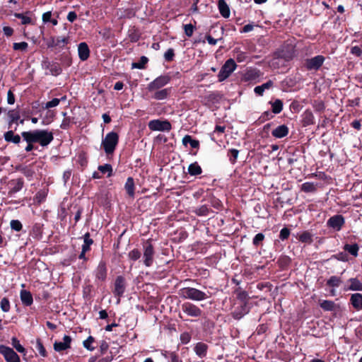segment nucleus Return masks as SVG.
<instances>
[{"instance_id": "nucleus-12", "label": "nucleus", "mask_w": 362, "mask_h": 362, "mask_svg": "<svg viewBox=\"0 0 362 362\" xmlns=\"http://www.w3.org/2000/svg\"><path fill=\"white\" fill-rule=\"evenodd\" d=\"M125 291V281L124 279L119 276L116 278L115 282L114 294L118 297L117 303H119V298L123 295Z\"/></svg>"}, {"instance_id": "nucleus-51", "label": "nucleus", "mask_w": 362, "mask_h": 362, "mask_svg": "<svg viewBox=\"0 0 362 362\" xmlns=\"http://www.w3.org/2000/svg\"><path fill=\"white\" fill-rule=\"evenodd\" d=\"M10 225H11V229H13V230H16V231H20L22 230V228H23L22 223L18 220H12L11 221Z\"/></svg>"}, {"instance_id": "nucleus-33", "label": "nucleus", "mask_w": 362, "mask_h": 362, "mask_svg": "<svg viewBox=\"0 0 362 362\" xmlns=\"http://www.w3.org/2000/svg\"><path fill=\"white\" fill-rule=\"evenodd\" d=\"M188 172L191 175H198L202 173V168L197 163H194L189 165Z\"/></svg>"}, {"instance_id": "nucleus-16", "label": "nucleus", "mask_w": 362, "mask_h": 362, "mask_svg": "<svg viewBox=\"0 0 362 362\" xmlns=\"http://www.w3.org/2000/svg\"><path fill=\"white\" fill-rule=\"evenodd\" d=\"M71 338L69 336L65 335L62 341H55L54 344V349L56 351H62L70 348Z\"/></svg>"}, {"instance_id": "nucleus-22", "label": "nucleus", "mask_w": 362, "mask_h": 362, "mask_svg": "<svg viewBox=\"0 0 362 362\" xmlns=\"http://www.w3.org/2000/svg\"><path fill=\"white\" fill-rule=\"evenodd\" d=\"M8 116L9 118V127H11L13 123H17L18 120L20 124H23L24 123V119H20V113L17 110H12L8 111Z\"/></svg>"}, {"instance_id": "nucleus-26", "label": "nucleus", "mask_w": 362, "mask_h": 362, "mask_svg": "<svg viewBox=\"0 0 362 362\" xmlns=\"http://www.w3.org/2000/svg\"><path fill=\"white\" fill-rule=\"evenodd\" d=\"M207 348L206 344L199 342L195 345L194 350L199 358H203L206 355Z\"/></svg>"}, {"instance_id": "nucleus-18", "label": "nucleus", "mask_w": 362, "mask_h": 362, "mask_svg": "<svg viewBox=\"0 0 362 362\" xmlns=\"http://www.w3.org/2000/svg\"><path fill=\"white\" fill-rule=\"evenodd\" d=\"M151 93H152L151 98L153 99L163 100L169 96L170 93V88L158 89Z\"/></svg>"}, {"instance_id": "nucleus-5", "label": "nucleus", "mask_w": 362, "mask_h": 362, "mask_svg": "<svg viewBox=\"0 0 362 362\" xmlns=\"http://www.w3.org/2000/svg\"><path fill=\"white\" fill-rule=\"evenodd\" d=\"M170 81V77L169 76H160L148 84L147 90L148 92H153L154 90L161 89L163 86L169 83Z\"/></svg>"}, {"instance_id": "nucleus-43", "label": "nucleus", "mask_w": 362, "mask_h": 362, "mask_svg": "<svg viewBox=\"0 0 362 362\" xmlns=\"http://www.w3.org/2000/svg\"><path fill=\"white\" fill-rule=\"evenodd\" d=\"M315 189V185L313 182H307L301 185V189L305 192H313Z\"/></svg>"}, {"instance_id": "nucleus-41", "label": "nucleus", "mask_w": 362, "mask_h": 362, "mask_svg": "<svg viewBox=\"0 0 362 362\" xmlns=\"http://www.w3.org/2000/svg\"><path fill=\"white\" fill-rule=\"evenodd\" d=\"M95 341V339L92 336H89L85 341L83 342V346L88 351H93L95 347L92 345Z\"/></svg>"}, {"instance_id": "nucleus-4", "label": "nucleus", "mask_w": 362, "mask_h": 362, "mask_svg": "<svg viewBox=\"0 0 362 362\" xmlns=\"http://www.w3.org/2000/svg\"><path fill=\"white\" fill-rule=\"evenodd\" d=\"M237 64L234 59H228L224 64L221 66L218 74V81L222 82L228 78L230 74L236 69Z\"/></svg>"}, {"instance_id": "nucleus-44", "label": "nucleus", "mask_w": 362, "mask_h": 362, "mask_svg": "<svg viewBox=\"0 0 362 362\" xmlns=\"http://www.w3.org/2000/svg\"><path fill=\"white\" fill-rule=\"evenodd\" d=\"M0 307L3 312L8 313L10 310V302L7 298H3L0 302Z\"/></svg>"}, {"instance_id": "nucleus-14", "label": "nucleus", "mask_w": 362, "mask_h": 362, "mask_svg": "<svg viewBox=\"0 0 362 362\" xmlns=\"http://www.w3.org/2000/svg\"><path fill=\"white\" fill-rule=\"evenodd\" d=\"M344 291H362V281L357 278H351L347 280L344 287Z\"/></svg>"}, {"instance_id": "nucleus-30", "label": "nucleus", "mask_w": 362, "mask_h": 362, "mask_svg": "<svg viewBox=\"0 0 362 362\" xmlns=\"http://www.w3.org/2000/svg\"><path fill=\"white\" fill-rule=\"evenodd\" d=\"M344 250L345 252H349L354 257H357L359 247L357 244H353V245L346 244L344 246Z\"/></svg>"}, {"instance_id": "nucleus-40", "label": "nucleus", "mask_w": 362, "mask_h": 362, "mask_svg": "<svg viewBox=\"0 0 362 362\" xmlns=\"http://www.w3.org/2000/svg\"><path fill=\"white\" fill-rule=\"evenodd\" d=\"M147 62H148V58L143 56L141 57L139 62L132 63V69H142L144 68V66Z\"/></svg>"}, {"instance_id": "nucleus-52", "label": "nucleus", "mask_w": 362, "mask_h": 362, "mask_svg": "<svg viewBox=\"0 0 362 362\" xmlns=\"http://www.w3.org/2000/svg\"><path fill=\"white\" fill-rule=\"evenodd\" d=\"M230 153V160L231 163H234L238 158L239 151L237 149L232 148L229 150Z\"/></svg>"}, {"instance_id": "nucleus-17", "label": "nucleus", "mask_w": 362, "mask_h": 362, "mask_svg": "<svg viewBox=\"0 0 362 362\" xmlns=\"http://www.w3.org/2000/svg\"><path fill=\"white\" fill-rule=\"evenodd\" d=\"M291 58V56H285L281 53H278L276 57H274L270 62V66L274 68H277L284 63L288 61Z\"/></svg>"}, {"instance_id": "nucleus-11", "label": "nucleus", "mask_w": 362, "mask_h": 362, "mask_svg": "<svg viewBox=\"0 0 362 362\" xmlns=\"http://www.w3.org/2000/svg\"><path fill=\"white\" fill-rule=\"evenodd\" d=\"M325 61V57L322 55H317L311 59H307L305 66L308 70H317L320 68Z\"/></svg>"}, {"instance_id": "nucleus-23", "label": "nucleus", "mask_w": 362, "mask_h": 362, "mask_svg": "<svg viewBox=\"0 0 362 362\" xmlns=\"http://www.w3.org/2000/svg\"><path fill=\"white\" fill-rule=\"evenodd\" d=\"M20 297L22 303L26 306L30 305L33 302L32 294L28 291L21 290Z\"/></svg>"}, {"instance_id": "nucleus-46", "label": "nucleus", "mask_w": 362, "mask_h": 362, "mask_svg": "<svg viewBox=\"0 0 362 362\" xmlns=\"http://www.w3.org/2000/svg\"><path fill=\"white\" fill-rule=\"evenodd\" d=\"M28 47V44L26 42H15L13 45L14 50L25 51Z\"/></svg>"}, {"instance_id": "nucleus-47", "label": "nucleus", "mask_w": 362, "mask_h": 362, "mask_svg": "<svg viewBox=\"0 0 362 362\" xmlns=\"http://www.w3.org/2000/svg\"><path fill=\"white\" fill-rule=\"evenodd\" d=\"M332 258H334L339 261L341 262H348L349 256L346 252H339L332 257Z\"/></svg>"}, {"instance_id": "nucleus-13", "label": "nucleus", "mask_w": 362, "mask_h": 362, "mask_svg": "<svg viewBox=\"0 0 362 362\" xmlns=\"http://www.w3.org/2000/svg\"><path fill=\"white\" fill-rule=\"evenodd\" d=\"M8 196L11 197L15 193L19 192L23 187V181L22 179L11 180L8 183Z\"/></svg>"}, {"instance_id": "nucleus-37", "label": "nucleus", "mask_w": 362, "mask_h": 362, "mask_svg": "<svg viewBox=\"0 0 362 362\" xmlns=\"http://www.w3.org/2000/svg\"><path fill=\"white\" fill-rule=\"evenodd\" d=\"M62 100H66V97L64 96V97H62L61 98H54V99H52V100L47 102L45 104V109H49V108H52V107H57V105H59L60 101H62Z\"/></svg>"}, {"instance_id": "nucleus-29", "label": "nucleus", "mask_w": 362, "mask_h": 362, "mask_svg": "<svg viewBox=\"0 0 362 362\" xmlns=\"http://www.w3.org/2000/svg\"><path fill=\"white\" fill-rule=\"evenodd\" d=\"M182 144L184 146H187L189 144L193 148H197L199 146V141L192 139L189 135H186L183 137Z\"/></svg>"}, {"instance_id": "nucleus-35", "label": "nucleus", "mask_w": 362, "mask_h": 362, "mask_svg": "<svg viewBox=\"0 0 362 362\" xmlns=\"http://www.w3.org/2000/svg\"><path fill=\"white\" fill-rule=\"evenodd\" d=\"M11 344L16 350L21 354H25V349L20 344L19 340L16 337L11 339Z\"/></svg>"}, {"instance_id": "nucleus-28", "label": "nucleus", "mask_w": 362, "mask_h": 362, "mask_svg": "<svg viewBox=\"0 0 362 362\" xmlns=\"http://www.w3.org/2000/svg\"><path fill=\"white\" fill-rule=\"evenodd\" d=\"M124 188L130 197H133L134 196V181L132 177L127 178Z\"/></svg>"}, {"instance_id": "nucleus-50", "label": "nucleus", "mask_w": 362, "mask_h": 362, "mask_svg": "<svg viewBox=\"0 0 362 362\" xmlns=\"http://www.w3.org/2000/svg\"><path fill=\"white\" fill-rule=\"evenodd\" d=\"M128 256L130 259L136 261L141 257V252L137 249H134L129 252Z\"/></svg>"}, {"instance_id": "nucleus-39", "label": "nucleus", "mask_w": 362, "mask_h": 362, "mask_svg": "<svg viewBox=\"0 0 362 362\" xmlns=\"http://www.w3.org/2000/svg\"><path fill=\"white\" fill-rule=\"evenodd\" d=\"M14 16L17 18L21 19V23L23 25L31 24L33 23L31 18L29 16H28L27 14H24V13H15Z\"/></svg>"}, {"instance_id": "nucleus-57", "label": "nucleus", "mask_w": 362, "mask_h": 362, "mask_svg": "<svg viewBox=\"0 0 362 362\" xmlns=\"http://www.w3.org/2000/svg\"><path fill=\"white\" fill-rule=\"evenodd\" d=\"M173 57L174 50L173 49H168L164 54L165 59L168 62L173 60Z\"/></svg>"}, {"instance_id": "nucleus-6", "label": "nucleus", "mask_w": 362, "mask_h": 362, "mask_svg": "<svg viewBox=\"0 0 362 362\" xmlns=\"http://www.w3.org/2000/svg\"><path fill=\"white\" fill-rule=\"evenodd\" d=\"M148 126L151 131L169 132L172 129L168 120L153 119L148 122Z\"/></svg>"}, {"instance_id": "nucleus-1", "label": "nucleus", "mask_w": 362, "mask_h": 362, "mask_svg": "<svg viewBox=\"0 0 362 362\" xmlns=\"http://www.w3.org/2000/svg\"><path fill=\"white\" fill-rule=\"evenodd\" d=\"M21 136L26 142L39 143L41 146H48L54 139L53 133L47 129L23 132Z\"/></svg>"}, {"instance_id": "nucleus-15", "label": "nucleus", "mask_w": 362, "mask_h": 362, "mask_svg": "<svg viewBox=\"0 0 362 362\" xmlns=\"http://www.w3.org/2000/svg\"><path fill=\"white\" fill-rule=\"evenodd\" d=\"M95 277H96V279L99 281H104L105 279H106V277H107V267H106V264L101 261L95 271Z\"/></svg>"}, {"instance_id": "nucleus-24", "label": "nucleus", "mask_w": 362, "mask_h": 362, "mask_svg": "<svg viewBox=\"0 0 362 362\" xmlns=\"http://www.w3.org/2000/svg\"><path fill=\"white\" fill-rule=\"evenodd\" d=\"M4 139L7 142H11L13 144H19L21 142V136L18 134H15L13 131L10 130L4 133Z\"/></svg>"}, {"instance_id": "nucleus-56", "label": "nucleus", "mask_w": 362, "mask_h": 362, "mask_svg": "<svg viewBox=\"0 0 362 362\" xmlns=\"http://www.w3.org/2000/svg\"><path fill=\"white\" fill-rule=\"evenodd\" d=\"M208 208L206 206H202L196 210V214L199 216H206L208 214Z\"/></svg>"}, {"instance_id": "nucleus-45", "label": "nucleus", "mask_w": 362, "mask_h": 362, "mask_svg": "<svg viewBox=\"0 0 362 362\" xmlns=\"http://www.w3.org/2000/svg\"><path fill=\"white\" fill-rule=\"evenodd\" d=\"M36 349L38 351L39 354L45 357L47 356L46 350L41 341L40 339H37L36 341Z\"/></svg>"}, {"instance_id": "nucleus-38", "label": "nucleus", "mask_w": 362, "mask_h": 362, "mask_svg": "<svg viewBox=\"0 0 362 362\" xmlns=\"http://www.w3.org/2000/svg\"><path fill=\"white\" fill-rule=\"evenodd\" d=\"M298 238L300 242L305 243H310L313 241L312 235L308 231H305V232L299 234Z\"/></svg>"}, {"instance_id": "nucleus-9", "label": "nucleus", "mask_w": 362, "mask_h": 362, "mask_svg": "<svg viewBox=\"0 0 362 362\" xmlns=\"http://www.w3.org/2000/svg\"><path fill=\"white\" fill-rule=\"evenodd\" d=\"M182 310L183 313L190 317H200L202 315V310L197 305L187 302L182 305Z\"/></svg>"}, {"instance_id": "nucleus-31", "label": "nucleus", "mask_w": 362, "mask_h": 362, "mask_svg": "<svg viewBox=\"0 0 362 362\" xmlns=\"http://www.w3.org/2000/svg\"><path fill=\"white\" fill-rule=\"evenodd\" d=\"M272 107V112L274 114L280 113L283 110V103L280 99H276L274 102H269Z\"/></svg>"}, {"instance_id": "nucleus-64", "label": "nucleus", "mask_w": 362, "mask_h": 362, "mask_svg": "<svg viewBox=\"0 0 362 362\" xmlns=\"http://www.w3.org/2000/svg\"><path fill=\"white\" fill-rule=\"evenodd\" d=\"M77 18V15L74 11L69 12L67 15V20L70 22H74Z\"/></svg>"}, {"instance_id": "nucleus-2", "label": "nucleus", "mask_w": 362, "mask_h": 362, "mask_svg": "<svg viewBox=\"0 0 362 362\" xmlns=\"http://www.w3.org/2000/svg\"><path fill=\"white\" fill-rule=\"evenodd\" d=\"M119 142V135L115 132H109L102 139L101 146L107 155L112 154Z\"/></svg>"}, {"instance_id": "nucleus-48", "label": "nucleus", "mask_w": 362, "mask_h": 362, "mask_svg": "<svg viewBox=\"0 0 362 362\" xmlns=\"http://www.w3.org/2000/svg\"><path fill=\"white\" fill-rule=\"evenodd\" d=\"M164 356L168 362H180L178 356L174 352H166Z\"/></svg>"}, {"instance_id": "nucleus-25", "label": "nucleus", "mask_w": 362, "mask_h": 362, "mask_svg": "<svg viewBox=\"0 0 362 362\" xmlns=\"http://www.w3.org/2000/svg\"><path fill=\"white\" fill-rule=\"evenodd\" d=\"M218 7L220 13L223 18H228L230 16V9L225 0H219Z\"/></svg>"}, {"instance_id": "nucleus-61", "label": "nucleus", "mask_w": 362, "mask_h": 362, "mask_svg": "<svg viewBox=\"0 0 362 362\" xmlns=\"http://www.w3.org/2000/svg\"><path fill=\"white\" fill-rule=\"evenodd\" d=\"M52 13L51 11H47L43 13L42 15V21L44 23H48L51 21Z\"/></svg>"}, {"instance_id": "nucleus-19", "label": "nucleus", "mask_w": 362, "mask_h": 362, "mask_svg": "<svg viewBox=\"0 0 362 362\" xmlns=\"http://www.w3.org/2000/svg\"><path fill=\"white\" fill-rule=\"evenodd\" d=\"M288 134V128L285 124L279 125L272 132V134L276 139L285 137Z\"/></svg>"}, {"instance_id": "nucleus-7", "label": "nucleus", "mask_w": 362, "mask_h": 362, "mask_svg": "<svg viewBox=\"0 0 362 362\" xmlns=\"http://www.w3.org/2000/svg\"><path fill=\"white\" fill-rule=\"evenodd\" d=\"M154 250L153 245L149 243L144 245L143 262L146 267H149L153 263Z\"/></svg>"}, {"instance_id": "nucleus-36", "label": "nucleus", "mask_w": 362, "mask_h": 362, "mask_svg": "<svg viewBox=\"0 0 362 362\" xmlns=\"http://www.w3.org/2000/svg\"><path fill=\"white\" fill-rule=\"evenodd\" d=\"M341 283V280L337 276H332L327 281V285L331 287H338Z\"/></svg>"}, {"instance_id": "nucleus-54", "label": "nucleus", "mask_w": 362, "mask_h": 362, "mask_svg": "<svg viewBox=\"0 0 362 362\" xmlns=\"http://www.w3.org/2000/svg\"><path fill=\"white\" fill-rule=\"evenodd\" d=\"M235 52H236V56H235L236 60L238 62H243L246 59L247 55L245 52H241L240 50H236Z\"/></svg>"}, {"instance_id": "nucleus-63", "label": "nucleus", "mask_w": 362, "mask_h": 362, "mask_svg": "<svg viewBox=\"0 0 362 362\" xmlns=\"http://www.w3.org/2000/svg\"><path fill=\"white\" fill-rule=\"evenodd\" d=\"M45 197H46L45 192L40 191V192H38L37 194H36V199L37 200V202H41L45 199Z\"/></svg>"}, {"instance_id": "nucleus-59", "label": "nucleus", "mask_w": 362, "mask_h": 362, "mask_svg": "<svg viewBox=\"0 0 362 362\" xmlns=\"http://www.w3.org/2000/svg\"><path fill=\"white\" fill-rule=\"evenodd\" d=\"M351 53L357 56L360 57L362 54V50L361 48L358 46L352 47L351 49Z\"/></svg>"}, {"instance_id": "nucleus-42", "label": "nucleus", "mask_w": 362, "mask_h": 362, "mask_svg": "<svg viewBox=\"0 0 362 362\" xmlns=\"http://www.w3.org/2000/svg\"><path fill=\"white\" fill-rule=\"evenodd\" d=\"M98 170L103 174L107 173V177H110L112 173V168L110 164H105L103 165H99Z\"/></svg>"}, {"instance_id": "nucleus-60", "label": "nucleus", "mask_w": 362, "mask_h": 362, "mask_svg": "<svg viewBox=\"0 0 362 362\" xmlns=\"http://www.w3.org/2000/svg\"><path fill=\"white\" fill-rule=\"evenodd\" d=\"M7 101L8 103L10 105H13L15 103V97L11 90L8 91Z\"/></svg>"}, {"instance_id": "nucleus-10", "label": "nucleus", "mask_w": 362, "mask_h": 362, "mask_svg": "<svg viewBox=\"0 0 362 362\" xmlns=\"http://www.w3.org/2000/svg\"><path fill=\"white\" fill-rule=\"evenodd\" d=\"M344 223V218L341 215H334L328 219L327 224L333 230L339 231Z\"/></svg>"}, {"instance_id": "nucleus-21", "label": "nucleus", "mask_w": 362, "mask_h": 362, "mask_svg": "<svg viewBox=\"0 0 362 362\" xmlns=\"http://www.w3.org/2000/svg\"><path fill=\"white\" fill-rule=\"evenodd\" d=\"M350 301L353 307L357 310L362 309V294L356 293L351 295Z\"/></svg>"}, {"instance_id": "nucleus-62", "label": "nucleus", "mask_w": 362, "mask_h": 362, "mask_svg": "<svg viewBox=\"0 0 362 362\" xmlns=\"http://www.w3.org/2000/svg\"><path fill=\"white\" fill-rule=\"evenodd\" d=\"M3 31H4V35L8 37L11 36L13 33V28L9 26H4L3 28Z\"/></svg>"}, {"instance_id": "nucleus-49", "label": "nucleus", "mask_w": 362, "mask_h": 362, "mask_svg": "<svg viewBox=\"0 0 362 362\" xmlns=\"http://www.w3.org/2000/svg\"><path fill=\"white\" fill-rule=\"evenodd\" d=\"M68 40L66 37H58L56 39L52 40V43L55 46L58 47H64L66 43Z\"/></svg>"}, {"instance_id": "nucleus-58", "label": "nucleus", "mask_w": 362, "mask_h": 362, "mask_svg": "<svg viewBox=\"0 0 362 362\" xmlns=\"http://www.w3.org/2000/svg\"><path fill=\"white\" fill-rule=\"evenodd\" d=\"M264 235L262 233H257L253 238V244L257 245L259 242L264 240Z\"/></svg>"}, {"instance_id": "nucleus-53", "label": "nucleus", "mask_w": 362, "mask_h": 362, "mask_svg": "<svg viewBox=\"0 0 362 362\" xmlns=\"http://www.w3.org/2000/svg\"><path fill=\"white\" fill-rule=\"evenodd\" d=\"M194 26L192 24H186L184 25L185 33L187 37H191L194 32Z\"/></svg>"}, {"instance_id": "nucleus-20", "label": "nucleus", "mask_w": 362, "mask_h": 362, "mask_svg": "<svg viewBox=\"0 0 362 362\" xmlns=\"http://www.w3.org/2000/svg\"><path fill=\"white\" fill-rule=\"evenodd\" d=\"M78 57L81 61H86L90 55L88 46L86 42H81L78 46Z\"/></svg>"}, {"instance_id": "nucleus-3", "label": "nucleus", "mask_w": 362, "mask_h": 362, "mask_svg": "<svg viewBox=\"0 0 362 362\" xmlns=\"http://www.w3.org/2000/svg\"><path fill=\"white\" fill-rule=\"evenodd\" d=\"M179 294L183 298L195 301L204 300L209 298L205 292L192 287H186L180 289Z\"/></svg>"}, {"instance_id": "nucleus-32", "label": "nucleus", "mask_w": 362, "mask_h": 362, "mask_svg": "<svg viewBox=\"0 0 362 362\" xmlns=\"http://www.w3.org/2000/svg\"><path fill=\"white\" fill-rule=\"evenodd\" d=\"M93 241L90 238V234L88 233H86L83 235V244L82 245V250H83V252H87L88 250H90V245L93 244Z\"/></svg>"}, {"instance_id": "nucleus-34", "label": "nucleus", "mask_w": 362, "mask_h": 362, "mask_svg": "<svg viewBox=\"0 0 362 362\" xmlns=\"http://www.w3.org/2000/svg\"><path fill=\"white\" fill-rule=\"evenodd\" d=\"M320 307L327 311H332L334 309L335 304L332 300H325L320 303Z\"/></svg>"}, {"instance_id": "nucleus-55", "label": "nucleus", "mask_w": 362, "mask_h": 362, "mask_svg": "<svg viewBox=\"0 0 362 362\" xmlns=\"http://www.w3.org/2000/svg\"><path fill=\"white\" fill-rule=\"evenodd\" d=\"M289 235L290 230L287 228H284L280 231L279 238L284 240L287 239Z\"/></svg>"}, {"instance_id": "nucleus-8", "label": "nucleus", "mask_w": 362, "mask_h": 362, "mask_svg": "<svg viewBox=\"0 0 362 362\" xmlns=\"http://www.w3.org/2000/svg\"><path fill=\"white\" fill-rule=\"evenodd\" d=\"M0 354L4 356L6 362H20L19 356L13 349L5 345H0Z\"/></svg>"}, {"instance_id": "nucleus-27", "label": "nucleus", "mask_w": 362, "mask_h": 362, "mask_svg": "<svg viewBox=\"0 0 362 362\" xmlns=\"http://www.w3.org/2000/svg\"><path fill=\"white\" fill-rule=\"evenodd\" d=\"M273 86V82L268 81L261 86H256L254 89L255 93L258 95H262L265 90H268Z\"/></svg>"}]
</instances>
